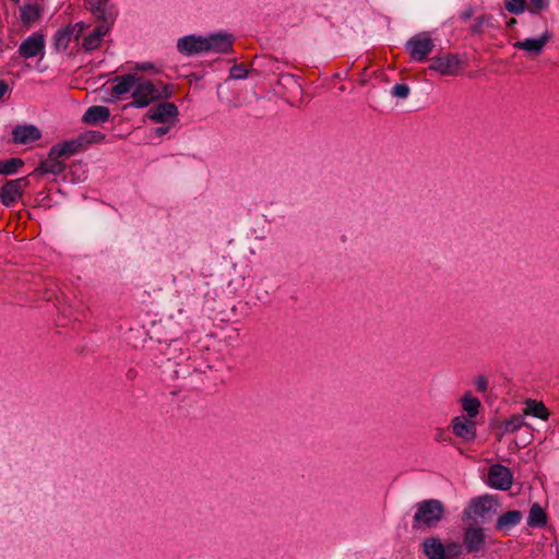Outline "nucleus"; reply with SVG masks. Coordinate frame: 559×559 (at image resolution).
<instances>
[{"instance_id": "ea45409f", "label": "nucleus", "mask_w": 559, "mask_h": 559, "mask_svg": "<svg viewBox=\"0 0 559 559\" xmlns=\"http://www.w3.org/2000/svg\"><path fill=\"white\" fill-rule=\"evenodd\" d=\"M441 435H442L441 432H440V433H438V435H437V437H436V439H437V440H441V439H442V436H441Z\"/></svg>"}, {"instance_id": "f8f14e48", "label": "nucleus", "mask_w": 559, "mask_h": 559, "mask_svg": "<svg viewBox=\"0 0 559 559\" xmlns=\"http://www.w3.org/2000/svg\"><path fill=\"white\" fill-rule=\"evenodd\" d=\"M205 37V51L215 53H227L231 51L234 36L227 33H215Z\"/></svg>"}, {"instance_id": "6ab92c4d", "label": "nucleus", "mask_w": 559, "mask_h": 559, "mask_svg": "<svg viewBox=\"0 0 559 559\" xmlns=\"http://www.w3.org/2000/svg\"><path fill=\"white\" fill-rule=\"evenodd\" d=\"M110 110L106 106H91L86 109L82 117V121L86 124L96 126L109 120Z\"/></svg>"}, {"instance_id": "f257e3e1", "label": "nucleus", "mask_w": 559, "mask_h": 559, "mask_svg": "<svg viewBox=\"0 0 559 559\" xmlns=\"http://www.w3.org/2000/svg\"><path fill=\"white\" fill-rule=\"evenodd\" d=\"M107 3L108 2H94L91 8L92 13L102 22L83 39L82 47L86 51H93L100 46L104 36L108 33L115 21L116 13L107 8Z\"/></svg>"}, {"instance_id": "f3484780", "label": "nucleus", "mask_w": 559, "mask_h": 559, "mask_svg": "<svg viewBox=\"0 0 559 559\" xmlns=\"http://www.w3.org/2000/svg\"><path fill=\"white\" fill-rule=\"evenodd\" d=\"M41 133L33 124L17 126L12 130V138L16 144H29L39 140Z\"/></svg>"}, {"instance_id": "9d476101", "label": "nucleus", "mask_w": 559, "mask_h": 559, "mask_svg": "<svg viewBox=\"0 0 559 559\" xmlns=\"http://www.w3.org/2000/svg\"><path fill=\"white\" fill-rule=\"evenodd\" d=\"M461 64L462 62L456 55H445L432 58L429 69L441 75H456Z\"/></svg>"}, {"instance_id": "72a5a7b5", "label": "nucleus", "mask_w": 559, "mask_h": 559, "mask_svg": "<svg viewBox=\"0 0 559 559\" xmlns=\"http://www.w3.org/2000/svg\"><path fill=\"white\" fill-rule=\"evenodd\" d=\"M229 76L234 80L245 79L247 76V70L241 64L234 66L230 69Z\"/></svg>"}, {"instance_id": "20e7f679", "label": "nucleus", "mask_w": 559, "mask_h": 559, "mask_svg": "<svg viewBox=\"0 0 559 559\" xmlns=\"http://www.w3.org/2000/svg\"><path fill=\"white\" fill-rule=\"evenodd\" d=\"M435 47L433 40L428 33H419L406 43V50L412 59L424 61Z\"/></svg>"}, {"instance_id": "4be33fe9", "label": "nucleus", "mask_w": 559, "mask_h": 559, "mask_svg": "<svg viewBox=\"0 0 559 559\" xmlns=\"http://www.w3.org/2000/svg\"><path fill=\"white\" fill-rule=\"evenodd\" d=\"M81 147V140L74 139L53 145L50 148L51 155L58 158L70 157Z\"/></svg>"}, {"instance_id": "a878e982", "label": "nucleus", "mask_w": 559, "mask_h": 559, "mask_svg": "<svg viewBox=\"0 0 559 559\" xmlns=\"http://www.w3.org/2000/svg\"><path fill=\"white\" fill-rule=\"evenodd\" d=\"M480 405L479 399L471 392L465 393L461 399V406L466 413V417L474 419L479 413Z\"/></svg>"}, {"instance_id": "dca6fc26", "label": "nucleus", "mask_w": 559, "mask_h": 559, "mask_svg": "<svg viewBox=\"0 0 559 559\" xmlns=\"http://www.w3.org/2000/svg\"><path fill=\"white\" fill-rule=\"evenodd\" d=\"M496 503L490 496H481L473 499L464 510L468 519L485 518L495 508Z\"/></svg>"}, {"instance_id": "7c9ffc66", "label": "nucleus", "mask_w": 559, "mask_h": 559, "mask_svg": "<svg viewBox=\"0 0 559 559\" xmlns=\"http://www.w3.org/2000/svg\"><path fill=\"white\" fill-rule=\"evenodd\" d=\"M105 135L99 131H88L84 134H82L78 140H81V144L83 142L87 143H98L103 141Z\"/></svg>"}, {"instance_id": "473e14b6", "label": "nucleus", "mask_w": 559, "mask_h": 559, "mask_svg": "<svg viewBox=\"0 0 559 559\" xmlns=\"http://www.w3.org/2000/svg\"><path fill=\"white\" fill-rule=\"evenodd\" d=\"M20 159H10L0 163V174H12L16 169V165H21Z\"/></svg>"}, {"instance_id": "2eb2a0df", "label": "nucleus", "mask_w": 559, "mask_h": 559, "mask_svg": "<svg viewBox=\"0 0 559 559\" xmlns=\"http://www.w3.org/2000/svg\"><path fill=\"white\" fill-rule=\"evenodd\" d=\"M452 430L464 441H472L476 437V423L473 418L460 415L452 419Z\"/></svg>"}, {"instance_id": "a211bd4d", "label": "nucleus", "mask_w": 559, "mask_h": 559, "mask_svg": "<svg viewBox=\"0 0 559 559\" xmlns=\"http://www.w3.org/2000/svg\"><path fill=\"white\" fill-rule=\"evenodd\" d=\"M178 116V109L173 103H162L147 112V117L155 122H167Z\"/></svg>"}, {"instance_id": "0eeeda50", "label": "nucleus", "mask_w": 559, "mask_h": 559, "mask_svg": "<svg viewBox=\"0 0 559 559\" xmlns=\"http://www.w3.org/2000/svg\"><path fill=\"white\" fill-rule=\"evenodd\" d=\"M46 40L41 33H33L26 37L19 46V55L24 59L35 57L44 58Z\"/></svg>"}, {"instance_id": "423d86ee", "label": "nucleus", "mask_w": 559, "mask_h": 559, "mask_svg": "<svg viewBox=\"0 0 559 559\" xmlns=\"http://www.w3.org/2000/svg\"><path fill=\"white\" fill-rule=\"evenodd\" d=\"M28 186L25 177L8 180L0 189V200L3 205L11 206L19 201Z\"/></svg>"}, {"instance_id": "c85d7f7f", "label": "nucleus", "mask_w": 559, "mask_h": 559, "mask_svg": "<svg viewBox=\"0 0 559 559\" xmlns=\"http://www.w3.org/2000/svg\"><path fill=\"white\" fill-rule=\"evenodd\" d=\"M547 523V515L544 509L535 503L532 506L528 518H527V525L531 527H543Z\"/></svg>"}, {"instance_id": "f704fd0d", "label": "nucleus", "mask_w": 559, "mask_h": 559, "mask_svg": "<svg viewBox=\"0 0 559 559\" xmlns=\"http://www.w3.org/2000/svg\"><path fill=\"white\" fill-rule=\"evenodd\" d=\"M475 385L479 392H485L488 386V381L484 376H479L475 380Z\"/></svg>"}, {"instance_id": "bb28decb", "label": "nucleus", "mask_w": 559, "mask_h": 559, "mask_svg": "<svg viewBox=\"0 0 559 559\" xmlns=\"http://www.w3.org/2000/svg\"><path fill=\"white\" fill-rule=\"evenodd\" d=\"M525 409L523 415H531L537 418H540L543 420H547L549 417V412L546 408L545 404L543 402H537L535 400H526L525 402Z\"/></svg>"}, {"instance_id": "ddd939ff", "label": "nucleus", "mask_w": 559, "mask_h": 559, "mask_svg": "<svg viewBox=\"0 0 559 559\" xmlns=\"http://www.w3.org/2000/svg\"><path fill=\"white\" fill-rule=\"evenodd\" d=\"M550 39L551 34L549 32H545L539 37L525 38L523 40L515 41L513 47L515 49L524 50L531 57H536L544 51L545 46Z\"/></svg>"}, {"instance_id": "7ed1b4c3", "label": "nucleus", "mask_w": 559, "mask_h": 559, "mask_svg": "<svg viewBox=\"0 0 559 559\" xmlns=\"http://www.w3.org/2000/svg\"><path fill=\"white\" fill-rule=\"evenodd\" d=\"M159 97L160 92L152 82L139 78L132 94L133 100L128 106L143 108Z\"/></svg>"}, {"instance_id": "5701e85b", "label": "nucleus", "mask_w": 559, "mask_h": 559, "mask_svg": "<svg viewBox=\"0 0 559 559\" xmlns=\"http://www.w3.org/2000/svg\"><path fill=\"white\" fill-rule=\"evenodd\" d=\"M57 156H52L49 151L48 158L40 163V165L35 169V174H52L60 175L64 170V164L59 160Z\"/></svg>"}, {"instance_id": "cd10ccee", "label": "nucleus", "mask_w": 559, "mask_h": 559, "mask_svg": "<svg viewBox=\"0 0 559 559\" xmlns=\"http://www.w3.org/2000/svg\"><path fill=\"white\" fill-rule=\"evenodd\" d=\"M522 520V513L518 510H512L503 513L497 521L498 530H510L518 525Z\"/></svg>"}, {"instance_id": "39448f33", "label": "nucleus", "mask_w": 559, "mask_h": 559, "mask_svg": "<svg viewBox=\"0 0 559 559\" xmlns=\"http://www.w3.org/2000/svg\"><path fill=\"white\" fill-rule=\"evenodd\" d=\"M86 27L87 24L84 22H78L59 28L52 37L55 48L59 51H64L69 47L71 40L79 39Z\"/></svg>"}, {"instance_id": "412c9836", "label": "nucleus", "mask_w": 559, "mask_h": 559, "mask_svg": "<svg viewBox=\"0 0 559 559\" xmlns=\"http://www.w3.org/2000/svg\"><path fill=\"white\" fill-rule=\"evenodd\" d=\"M41 13L43 8L37 3L28 2L20 8L21 21L27 28L40 19Z\"/></svg>"}, {"instance_id": "e433bc0d", "label": "nucleus", "mask_w": 559, "mask_h": 559, "mask_svg": "<svg viewBox=\"0 0 559 559\" xmlns=\"http://www.w3.org/2000/svg\"><path fill=\"white\" fill-rule=\"evenodd\" d=\"M471 15H472V12L471 11H466V12L463 13L462 16H463V19L467 20V19L471 17Z\"/></svg>"}, {"instance_id": "1a4fd4ad", "label": "nucleus", "mask_w": 559, "mask_h": 559, "mask_svg": "<svg viewBox=\"0 0 559 559\" xmlns=\"http://www.w3.org/2000/svg\"><path fill=\"white\" fill-rule=\"evenodd\" d=\"M139 78L135 74H126L112 79L108 102L121 99L127 94L132 95Z\"/></svg>"}, {"instance_id": "c756f323", "label": "nucleus", "mask_w": 559, "mask_h": 559, "mask_svg": "<svg viewBox=\"0 0 559 559\" xmlns=\"http://www.w3.org/2000/svg\"><path fill=\"white\" fill-rule=\"evenodd\" d=\"M464 546L457 542H448L444 544L447 559H456L463 555Z\"/></svg>"}, {"instance_id": "9b49d317", "label": "nucleus", "mask_w": 559, "mask_h": 559, "mask_svg": "<svg viewBox=\"0 0 559 559\" xmlns=\"http://www.w3.org/2000/svg\"><path fill=\"white\" fill-rule=\"evenodd\" d=\"M513 476L511 471L500 464L492 465L488 472V485L491 488L507 490L511 487Z\"/></svg>"}, {"instance_id": "393cba45", "label": "nucleus", "mask_w": 559, "mask_h": 559, "mask_svg": "<svg viewBox=\"0 0 559 559\" xmlns=\"http://www.w3.org/2000/svg\"><path fill=\"white\" fill-rule=\"evenodd\" d=\"M525 425H526V423H525V417L523 414L511 415L506 421H503L500 425L499 437H502L503 435H508V433H513V432L520 430Z\"/></svg>"}, {"instance_id": "2f4dec72", "label": "nucleus", "mask_w": 559, "mask_h": 559, "mask_svg": "<svg viewBox=\"0 0 559 559\" xmlns=\"http://www.w3.org/2000/svg\"><path fill=\"white\" fill-rule=\"evenodd\" d=\"M411 93V88L407 84H395L392 87V95L397 98H407Z\"/></svg>"}, {"instance_id": "aec40b11", "label": "nucleus", "mask_w": 559, "mask_h": 559, "mask_svg": "<svg viewBox=\"0 0 559 559\" xmlns=\"http://www.w3.org/2000/svg\"><path fill=\"white\" fill-rule=\"evenodd\" d=\"M421 547L428 559H447L444 544L437 537L426 538L423 542Z\"/></svg>"}, {"instance_id": "4468645a", "label": "nucleus", "mask_w": 559, "mask_h": 559, "mask_svg": "<svg viewBox=\"0 0 559 559\" xmlns=\"http://www.w3.org/2000/svg\"><path fill=\"white\" fill-rule=\"evenodd\" d=\"M177 49L185 56H193L204 53L205 37L197 35H187L178 39Z\"/></svg>"}, {"instance_id": "c9c22d12", "label": "nucleus", "mask_w": 559, "mask_h": 559, "mask_svg": "<svg viewBox=\"0 0 559 559\" xmlns=\"http://www.w3.org/2000/svg\"><path fill=\"white\" fill-rule=\"evenodd\" d=\"M169 131V127H158L153 130L156 136H163Z\"/></svg>"}, {"instance_id": "4c0bfd02", "label": "nucleus", "mask_w": 559, "mask_h": 559, "mask_svg": "<svg viewBox=\"0 0 559 559\" xmlns=\"http://www.w3.org/2000/svg\"><path fill=\"white\" fill-rule=\"evenodd\" d=\"M139 68L142 69V70H146V69H150L151 66L150 64H142Z\"/></svg>"}, {"instance_id": "b1692460", "label": "nucleus", "mask_w": 559, "mask_h": 559, "mask_svg": "<svg viewBox=\"0 0 559 559\" xmlns=\"http://www.w3.org/2000/svg\"><path fill=\"white\" fill-rule=\"evenodd\" d=\"M532 5H526V2H506V9L513 14H521L525 10L533 13H539L547 9L548 2H531Z\"/></svg>"}, {"instance_id": "6e6552de", "label": "nucleus", "mask_w": 559, "mask_h": 559, "mask_svg": "<svg viewBox=\"0 0 559 559\" xmlns=\"http://www.w3.org/2000/svg\"><path fill=\"white\" fill-rule=\"evenodd\" d=\"M486 538L483 527L471 524L463 530V546L469 554L483 551L486 547Z\"/></svg>"}, {"instance_id": "58836bf2", "label": "nucleus", "mask_w": 559, "mask_h": 559, "mask_svg": "<svg viewBox=\"0 0 559 559\" xmlns=\"http://www.w3.org/2000/svg\"><path fill=\"white\" fill-rule=\"evenodd\" d=\"M507 24H508L509 26H511V25L515 24V20H514V19H511V20H509V21L507 22Z\"/></svg>"}, {"instance_id": "f03ea898", "label": "nucleus", "mask_w": 559, "mask_h": 559, "mask_svg": "<svg viewBox=\"0 0 559 559\" xmlns=\"http://www.w3.org/2000/svg\"><path fill=\"white\" fill-rule=\"evenodd\" d=\"M444 513L443 504L439 500H425L417 504L414 515V523L417 527H432L442 519Z\"/></svg>"}]
</instances>
